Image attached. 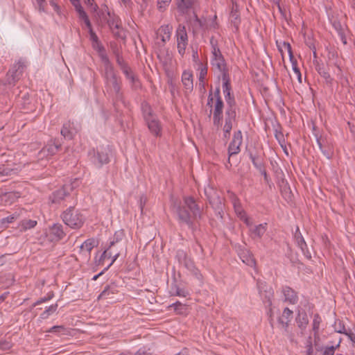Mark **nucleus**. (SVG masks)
I'll return each mask as SVG.
<instances>
[{
    "instance_id": "a19ab883",
    "label": "nucleus",
    "mask_w": 355,
    "mask_h": 355,
    "mask_svg": "<svg viewBox=\"0 0 355 355\" xmlns=\"http://www.w3.org/2000/svg\"><path fill=\"white\" fill-rule=\"evenodd\" d=\"M17 216L15 214H12L8 217L1 218L0 220V228L6 227L8 224L14 222Z\"/></svg>"
},
{
    "instance_id": "9b49d317",
    "label": "nucleus",
    "mask_w": 355,
    "mask_h": 355,
    "mask_svg": "<svg viewBox=\"0 0 355 355\" xmlns=\"http://www.w3.org/2000/svg\"><path fill=\"white\" fill-rule=\"evenodd\" d=\"M69 189L71 190L70 185H64L62 188L55 191L50 196L49 199L52 203H60L69 196Z\"/></svg>"
},
{
    "instance_id": "de8ad7c7",
    "label": "nucleus",
    "mask_w": 355,
    "mask_h": 355,
    "mask_svg": "<svg viewBox=\"0 0 355 355\" xmlns=\"http://www.w3.org/2000/svg\"><path fill=\"white\" fill-rule=\"evenodd\" d=\"M320 325V317L318 315H315L313 321V329L315 331V340L318 338V331Z\"/></svg>"
},
{
    "instance_id": "58836bf2",
    "label": "nucleus",
    "mask_w": 355,
    "mask_h": 355,
    "mask_svg": "<svg viewBox=\"0 0 355 355\" xmlns=\"http://www.w3.org/2000/svg\"><path fill=\"white\" fill-rule=\"evenodd\" d=\"M296 322L300 329H304L309 322L306 314H298V316L296 318Z\"/></svg>"
},
{
    "instance_id": "864d4df0",
    "label": "nucleus",
    "mask_w": 355,
    "mask_h": 355,
    "mask_svg": "<svg viewBox=\"0 0 355 355\" xmlns=\"http://www.w3.org/2000/svg\"><path fill=\"white\" fill-rule=\"evenodd\" d=\"M298 232H299V228H297V232L295 233V236L298 246L300 248H302L303 246H306V242H305L304 238L302 237V236L301 235V233Z\"/></svg>"
},
{
    "instance_id": "a18cd8bd",
    "label": "nucleus",
    "mask_w": 355,
    "mask_h": 355,
    "mask_svg": "<svg viewBox=\"0 0 355 355\" xmlns=\"http://www.w3.org/2000/svg\"><path fill=\"white\" fill-rule=\"evenodd\" d=\"M131 87L132 89L137 90L138 89H140L141 87V83L138 78V76L135 74L132 76L130 79H128Z\"/></svg>"
},
{
    "instance_id": "423d86ee",
    "label": "nucleus",
    "mask_w": 355,
    "mask_h": 355,
    "mask_svg": "<svg viewBox=\"0 0 355 355\" xmlns=\"http://www.w3.org/2000/svg\"><path fill=\"white\" fill-rule=\"evenodd\" d=\"M223 93L225 94V98L226 103L228 105L227 110H236V102L234 100V95L231 94V85L229 74H225L223 76Z\"/></svg>"
},
{
    "instance_id": "1a4fd4ad",
    "label": "nucleus",
    "mask_w": 355,
    "mask_h": 355,
    "mask_svg": "<svg viewBox=\"0 0 355 355\" xmlns=\"http://www.w3.org/2000/svg\"><path fill=\"white\" fill-rule=\"evenodd\" d=\"M119 242L118 239H116V241H111L110 243V245L108 246V248L107 249H105L104 250V252H103V254H101L99 260H98V264H101V263H103V262L104 261V260L107 258V259H110V257H112L113 255V259H112V262L109 264V266H107V268H108L110 266H112L113 264V263L116 260V259L119 257L120 255V252L119 250H115V251H112V248Z\"/></svg>"
},
{
    "instance_id": "f257e3e1",
    "label": "nucleus",
    "mask_w": 355,
    "mask_h": 355,
    "mask_svg": "<svg viewBox=\"0 0 355 355\" xmlns=\"http://www.w3.org/2000/svg\"><path fill=\"white\" fill-rule=\"evenodd\" d=\"M171 209L180 225H187L193 233L197 230V223L202 216V207L193 197L184 196L182 201H174Z\"/></svg>"
},
{
    "instance_id": "8fccbe9b",
    "label": "nucleus",
    "mask_w": 355,
    "mask_h": 355,
    "mask_svg": "<svg viewBox=\"0 0 355 355\" xmlns=\"http://www.w3.org/2000/svg\"><path fill=\"white\" fill-rule=\"evenodd\" d=\"M110 48L113 55L116 57L122 54V49L116 43H110Z\"/></svg>"
},
{
    "instance_id": "0e129e2a",
    "label": "nucleus",
    "mask_w": 355,
    "mask_h": 355,
    "mask_svg": "<svg viewBox=\"0 0 355 355\" xmlns=\"http://www.w3.org/2000/svg\"><path fill=\"white\" fill-rule=\"evenodd\" d=\"M89 29V37L92 42H95L98 41V37L93 31L92 26L90 27H87Z\"/></svg>"
},
{
    "instance_id": "c9c22d12",
    "label": "nucleus",
    "mask_w": 355,
    "mask_h": 355,
    "mask_svg": "<svg viewBox=\"0 0 355 355\" xmlns=\"http://www.w3.org/2000/svg\"><path fill=\"white\" fill-rule=\"evenodd\" d=\"M111 28V30L116 28H120L121 22L117 17H116L114 14L111 15V17H109V19L107 17L105 19Z\"/></svg>"
},
{
    "instance_id": "7c9ffc66",
    "label": "nucleus",
    "mask_w": 355,
    "mask_h": 355,
    "mask_svg": "<svg viewBox=\"0 0 355 355\" xmlns=\"http://www.w3.org/2000/svg\"><path fill=\"white\" fill-rule=\"evenodd\" d=\"M274 127V134L276 139L278 141L280 146L284 148L286 147V142L284 134L282 132V128L279 123L273 125Z\"/></svg>"
},
{
    "instance_id": "cd10ccee",
    "label": "nucleus",
    "mask_w": 355,
    "mask_h": 355,
    "mask_svg": "<svg viewBox=\"0 0 355 355\" xmlns=\"http://www.w3.org/2000/svg\"><path fill=\"white\" fill-rule=\"evenodd\" d=\"M24 67V63L19 61L8 71V73H10V76L15 78L18 81L22 75Z\"/></svg>"
},
{
    "instance_id": "69168bd1",
    "label": "nucleus",
    "mask_w": 355,
    "mask_h": 355,
    "mask_svg": "<svg viewBox=\"0 0 355 355\" xmlns=\"http://www.w3.org/2000/svg\"><path fill=\"white\" fill-rule=\"evenodd\" d=\"M92 47L98 53L103 51L105 49L104 46L102 45L100 40L95 42H92Z\"/></svg>"
},
{
    "instance_id": "3c124183",
    "label": "nucleus",
    "mask_w": 355,
    "mask_h": 355,
    "mask_svg": "<svg viewBox=\"0 0 355 355\" xmlns=\"http://www.w3.org/2000/svg\"><path fill=\"white\" fill-rule=\"evenodd\" d=\"M223 102L221 98H218L216 101L214 112L223 114Z\"/></svg>"
},
{
    "instance_id": "774afa93",
    "label": "nucleus",
    "mask_w": 355,
    "mask_h": 355,
    "mask_svg": "<svg viewBox=\"0 0 355 355\" xmlns=\"http://www.w3.org/2000/svg\"><path fill=\"white\" fill-rule=\"evenodd\" d=\"M335 349L334 346L326 347L322 355H334Z\"/></svg>"
},
{
    "instance_id": "0eeeda50",
    "label": "nucleus",
    "mask_w": 355,
    "mask_h": 355,
    "mask_svg": "<svg viewBox=\"0 0 355 355\" xmlns=\"http://www.w3.org/2000/svg\"><path fill=\"white\" fill-rule=\"evenodd\" d=\"M271 165L273 167L275 175L278 180V184L284 198H285L286 200H291V192L287 182H286L283 178L284 173L282 171L279 167H275L272 162H271Z\"/></svg>"
},
{
    "instance_id": "b1692460",
    "label": "nucleus",
    "mask_w": 355,
    "mask_h": 355,
    "mask_svg": "<svg viewBox=\"0 0 355 355\" xmlns=\"http://www.w3.org/2000/svg\"><path fill=\"white\" fill-rule=\"evenodd\" d=\"M96 241L94 239L86 240L80 247V254L86 257H90L92 250L96 246Z\"/></svg>"
},
{
    "instance_id": "72a5a7b5",
    "label": "nucleus",
    "mask_w": 355,
    "mask_h": 355,
    "mask_svg": "<svg viewBox=\"0 0 355 355\" xmlns=\"http://www.w3.org/2000/svg\"><path fill=\"white\" fill-rule=\"evenodd\" d=\"M209 191L210 192H214V193L216 194V193L212 189H209ZM205 194L207 195L209 202L211 205H216L218 208H220V207L222 205V200L217 195H216V197H213L210 196L209 193H208V191L206 189Z\"/></svg>"
},
{
    "instance_id": "c03bdc74",
    "label": "nucleus",
    "mask_w": 355,
    "mask_h": 355,
    "mask_svg": "<svg viewBox=\"0 0 355 355\" xmlns=\"http://www.w3.org/2000/svg\"><path fill=\"white\" fill-rule=\"evenodd\" d=\"M266 232V228L265 227L260 224L252 230V233L253 236H257L258 238H260L262 235L264 234Z\"/></svg>"
},
{
    "instance_id": "ea45409f",
    "label": "nucleus",
    "mask_w": 355,
    "mask_h": 355,
    "mask_svg": "<svg viewBox=\"0 0 355 355\" xmlns=\"http://www.w3.org/2000/svg\"><path fill=\"white\" fill-rule=\"evenodd\" d=\"M199 82L200 85L204 86V79L207 73V67L204 66L201 62H199Z\"/></svg>"
},
{
    "instance_id": "20e7f679",
    "label": "nucleus",
    "mask_w": 355,
    "mask_h": 355,
    "mask_svg": "<svg viewBox=\"0 0 355 355\" xmlns=\"http://www.w3.org/2000/svg\"><path fill=\"white\" fill-rule=\"evenodd\" d=\"M105 81L107 93L114 95L116 101H121L123 98V94L121 92V83L117 76L107 79Z\"/></svg>"
},
{
    "instance_id": "7ed1b4c3",
    "label": "nucleus",
    "mask_w": 355,
    "mask_h": 355,
    "mask_svg": "<svg viewBox=\"0 0 355 355\" xmlns=\"http://www.w3.org/2000/svg\"><path fill=\"white\" fill-rule=\"evenodd\" d=\"M108 146H98L96 149L91 150L88 155L91 162L98 168H101L103 164L110 162L108 155Z\"/></svg>"
},
{
    "instance_id": "4be33fe9",
    "label": "nucleus",
    "mask_w": 355,
    "mask_h": 355,
    "mask_svg": "<svg viewBox=\"0 0 355 355\" xmlns=\"http://www.w3.org/2000/svg\"><path fill=\"white\" fill-rule=\"evenodd\" d=\"M146 123L148 125V128L150 132L155 136H159L160 132L162 130V126L159 121L157 118V116H154L150 119L146 121Z\"/></svg>"
},
{
    "instance_id": "bf43d9fd",
    "label": "nucleus",
    "mask_w": 355,
    "mask_h": 355,
    "mask_svg": "<svg viewBox=\"0 0 355 355\" xmlns=\"http://www.w3.org/2000/svg\"><path fill=\"white\" fill-rule=\"evenodd\" d=\"M332 26L334 28V29L336 31L338 34H342V32L344 31L343 26L341 23L338 20H334L332 21Z\"/></svg>"
},
{
    "instance_id": "f03ea898",
    "label": "nucleus",
    "mask_w": 355,
    "mask_h": 355,
    "mask_svg": "<svg viewBox=\"0 0 355 355\" xmlns=\"http://www.w3.org/2000/svg\"><path fill=\"white\" fill-rule=\"evenodd\" d=\"M64 224L72 229H80L85 221V217L73 207L71 206L62 214Z\"/></svg>"
},
{
    "instance_id": "e2e57ef3",
    "label": "nucleus",
    "mask_w": 355,
    "mask_h": 355,
    "mask_svg": "<svg viewBox=\"0 0 355 355\" xmlns=\"http://www.w3.org/2000/svg\"><path fill=\"white\" fill-rule=\"evenodd\" d=\"M335 331L340 334H345L347 333L346 331L345 326L342 324L340 321H339L338 323H335Z\"/></svg>"
},
{
    "instance_id": "473e14b6",
    "label": "nucleus",
    "mask_w": 355,
    "mask_h": 355,
    "mask_svg": "<svg viewBox=\"0 0 355 355\" xmlns=\"http://www.w3.org/2000/svg\"><path fill=\"white\" fill-rule=\"evenodd\" d=\"M315 70L323 78L325 79L327 83H331V78L330 74L325 70L322 64H320L319 62H317L315 64Z\"/></svg>"
},
{
    "instance_id": "2eb2a0df",
    "label": "nucleus",
    "mask_w": 355,
    "mask_h": 355,
    "mask_svg": "<svg viewBox=\"0 0 355 355\" xmlns=\"http://www.w3.org/2000/svg\"><path fill=\"white\" fill-rule=\"evenodd\" d=\"M61 146V143L58 139H51L42 149L41 153L46 156H52L60 150Z\"/></svg>"
},
{
    "instance_id": "79ce46f5",
    "label": "nucleus",
    "mask_w": 355,
    "mask_h": 355,
    "mask_svg": "<svg viewBox=\"0 0 355 355\" xmlns=\"http://www.w3.org/2000/svg\"><path fill=\"white\" fill-rule=\"evenodd\" d=\"M58 309V304H54L48 307L42 314V319H46L50 315L56 311Z\"/></svg>"
},
{
    "instance_id": "dca6fc26",
    "label": "nucleus",
    "mask_w": 355,
    "mask_h": 355,
    "mask_svg": "<svg viewBox=\"0 0 355 355\" xmlns=\"http://www.w3.org/2000/svg\"><path fill=\"white\" fill-rule=\"evenodd\" d=\"M293 311L286 307L281 316L278 318V324L279 327L285 331H288L289 324L293 318Z\"/></svg>"
},
{
    "instance_id": "052dcab7",
    "label": "nucleus",
    "mask_w": 355,
    "mask_h": 355,
    "mask_svg": "<svg viewBox=\"0 0 355 355\" xmlns=\"http://www.w3.org/2000/svg\"><path fill=\"white\" fill-rule=\"evenodd\" d=\"M222 114H221V113L214 112L213 121H214V124L215 125H217V126L221 125Z\"/></svg>"
},
{
    "instance_id": "49530a36",
    "label": "nucleus",
    "mask_w": 355,
    "mask_h": 355,
    "mask_svg": "<svg viewBox=\"0 0 355 355\" xmlns=\"http://www.w3.org/2000/svg\"><path fill=\"white\" fill-rule=\"evenodd\" d=\"M37 225V221L31 219H24L21 222V225L24 230L33 228Z\"/></svg>"
},
{
    "instance_id": "aec40b11",
    "label": "nucleus",
    "mask_w": 355,
    "mask_h": 355,
    "mask_svg": "<svg viewBox=\"0 0 355 355\" xmlns=\"http://www.w3.org/2000/svg\"><path fill=\"white\" fill-rule=\"evenodd\" d=\"M240 15L239 12V5L236 1H232V10L230 12V21L234 28V32L239 31V26L240 24Z\"/></svg>"
},
{
    "instance_id": "bb28decb",
    "label": "nucleus",
    "mask_w": 355,
    "mask_h": 355,
    "mask_svg": "<svg viewBox=\"0 0 355 355\" xmlns=\"http://www.w3.org/2000/svg\"><path fill=\"white\" fill-rule=\"evenodd\" d=\"M251 159L254 166L259 169L261 173L263 175L264 180H266V171L265 168L264 158L261 156H252L251 154Z\"/></svg>"
},
{
    "instance_id": "13d9d810",
    "label": "nucleus",
    "mask_w": 355,
    "mask_h": 355,
    "mask_svg": "<svg viewBox=\"0 0 355 355\" xmlns=\"http://www.w3.org/2000/svg\"><path fill=\"white\" fill-rule=\"evenodd\" d=\"M306 355H312V354L313 352V345H312V338L311 336H309L306 340Z\"/></svg>"
},
{
    "instance_id": "6e6d98bb",
    "label": "nucleus",
    "mask_w": 355,
    "mask_h": 355,
    "mask_svg": "<svg viewBox=\"0 0 355 355\" xmlns=\"http://www.w3.org/2000/svg\"><path fill=\"white\" fill-rule=\"evenodd\" d=\"M171 307H173L175 311H176L178 313H180V314L182 313L183 310L185 309L184 306L180 302H176L173 303V304L171 305Z\"/></svg>"
},
{
    "instance_id": "a878e982",
    "label": "nucleus",
    "mask_w": 355,
    "mask_h": 355,
    "mask_svg": "<svg viewBox=\"0 0 355 355\" xmlns=\"http://www.w3.org/2000/svg\"><path fill=\"white\" fill-rule=\"evenodd\" d=\"M72 3L76 8V10L77 11V12L78 14V17H79L80 19L83 20L85 22L87 27H90L92 24L89 19V17H88L87 13L85 12L83 8L80 5V1H72Z\"/></svg>"
},
{
    "instance_id": "a211bd4d",
    "label": "nucleus",
    "mask_w": 355,
    "mask_h": 355,
    "mask_svg": "<svg viewBox=\"0 0 355 355\" xmlns=\"http://www.w3.org/2000/svg\"><path fill=\"white\" fill-rule=\"evenodd\" d=\"M316 142L322 154L327 158L331 159L333 155V148L328 141L320 137L317 138Z\"/></svg>"
},
{
    "instance_id": "393cba45",
    "label": "nucleus",
    "mask_w": 355,
    "mask_h": 355,
    "mask_svg": "<svg viewBox=\"0 0 355 355\" xmlns=\"http://www.w3.org/2000/svg\"><path fill=\"white\" fill-rule=\"evenodd\" d=\"M232 203L237 215L243 220L247 225H249L248 218L245 216L244 210L242 209L240 202L234 193H231Z\"/></svg>"
},
{
    "instance_id": "4d7b16f0",
    "label": "nucleus",
    "mask_w": 355,
    "mask_h": 355,
    "mask_svg": "<svg viewBox=\"0 0 355 355\" xmlns=\"http://www.w3.org/2000/svg\"><path fill=\"white\" fill-rule=\"evenodd\" d=\"M116 62L121 69H122L125 67L129 66L128 64L124 60L123 55H120L115 57Z\"/></svg>"
},
{
    "instance_id": "37998d69",
    "label": "nucleus",
    "mask_w": 355,
    "mask_h": 355,
    "mask_svg": "<svg viewBox=\"0 0 355 355\" xmlns=\"http://www.w3.org/2000/svg\"><path fill=\"white\" fill-rule=\"evenodd\" d=\"M97 14L103 20L107 19V17H111V15H112L109 10L108 7L105 4H103L102 6V8L99 10V12H97Z\"/></svg>"
},
{
    "instance_id": "338daca9",
    "label": "nucleus",
    "mask_w": 355,
    "mask_h": 355,
    "mask_svg": "<svg viewBox=\"0 0 355 355\" xmlns=\"http://www.w3.org/2000/svg\"><path fill=\"white\" fill-rule=\"evenodd\" d=\"M5 81H6V83H5L6 85H12V86H14L16 84V83L17 82L15 79V78H12V76H10V73H8L6 74Z\"/></svg>"
},
{
    "instance_id": "4c0bfd02",
    "label": "nucleus",
    "mask_w": 355,
    "mask_h": 355,
    "mask_svg": "<svg viewBox=\"0 0 355 355\" xmlns=\"http://www.w3.org/2000/svg\"><path fill=\"white\" fill-rule=\"evenodd\" d=\"M116 76L115 72L114 66L112 63L108 64L107 65H104V74L103 77L105 78V80L113 77Z\"/></svg>"
},
{
    "instance_id": "09e8293b",
    "label": "nucleus",
    "mask_w": 355,
    "mask_h": 355,
    "mask_svg": "<svg viewBox=\"0 0 355 355\" xmlns=\"http://www.w3.org/2000/svg\"><path fill=\"white\" fill-rule=\"evenodd\" d=\"M112 32L113 35H114V37L116 38H119V39H122V40L125 38V31L122 28L121 26H120V28H119V29H116V28L112 29Z\"/></svg>"
},
{
    "instance_id": "f8f14e48",
    "label": "nucleus",
    "mask_w": 355,
    "mask_h": 355,
    "mask_svg": "<svg viewBox=\"0 0 355 355\" xmlns=\"http://www.w3.org/2000/svg\"><path fill=\"white\" fill-rule=\"evenodd\" d=\"M178 262L183 265L187 269L197 275V269L194 265L193 261L187 257L184 251H178L176 255Z\"/></svg>"
},
{
    "instance_id": "2f4dec72",
    "label": "nucleus",
    "mask_w": 355,
    "mask_h": 355,
    "mask_svg": "<svg viewBox=\"0 0 355 355\" xmlns=\"http://www.w3.org/2000/svg\"><path fill=\"white\" fill-rule=\"evenodd\" d=\"M141 111H142V114H143V117L146 121H147L148 119H150L154 116H155V115L153 114V110L150 107V105L146 103V102H143L141 103Z\"/></svg>"
},
{
    "instance_id": "680f3d73",
    "label": "nucleus",
    "mask_w": 355,
    "mask_h": 355,
    "mask_svg": "<svg viewBox=\"0 0 355 355\" xmlns=\"http://www.w3.org/2000/svg\"><path fill=\"white\" fill-rule=\"evenodd\" d=\"M12 347L10 342L6 340H0V349L2 350H8Z\"/></svg>"
},
{
    "instance_id": "6e6552de",
    "label": "nucleus",
    "mask_w": 355,
    "mask_h": 355,
    "mask_svg": "<svg viewBox=\"0 0 355 355\" xmlns=\"http://www.w3.org/2000/svg\"><path fill=\"white\" fill-rule=\"evenodd\" d=\"M211 64L215 67L220 73L222 76L225 74H228L225 60L223 55H222L220 49H214V52H211Z\"/></svg>"
},
{
    "instance_id": "e433bc0d",
    "label": "nucleus",
    "mask_w": 355,
    "mask_h": 355,
    "mask_svg": "<svg viewBox=\"0 0 355 355\" xmlns=\"http://www.w3.org/2000/svg\"><path fill=\"white\" fill-rule=\"evenodd\" d=\"M158 34L162 37V41L165 43L170 39L171 29L168 26H161L158 30Z\"/></svg>"
},
{
    "instance_id": "5fc2aeb1",
    "label": "nucleus",
    "mask_w": 355,
    "mask_h": 355,
    "mask_svg": "<svg viewBox=\"0 0 355 355\" xmlns=\"http://www.w3.org/2000/svg\"><path fill=\"white\" fill-rule=\"evenodd\" d=\"M121 70L122 71V72L123 73V74L125 75V78L128 80L135 74V73L132 71L130 66L125 67Z\"/></svg>"
},
{
    "instance_id": "9d476101",
    "label": "nucleus",
    "mask_w": 355,
    "mask_h": 355,
    "mask_svg": "<svg viewBox=\"0 0 355 355\" xmlns=\"http://www.w3.org/2000/svg\"><path fill=\"white\" fill-rule=\"evenodd\" d=\"M242 144V135L240 130L235 132L232 141L228 147L229 159L228 162L230 163V157L236 155L240 151V146Z\"/></svg>"
},
{
    "instance_id": "4468645a",
    "label": "nucleus",
    "mask_w": 355,
    "mask_h": 355,
    "mask_svg": "<svg viewBox=\"0 0 355 355\" xmlns=\"http://www.w3.org/2000/svg\"><path fill=\"white\" fill-rule=\"evenodd\" d=\"M65 233L61 224L55 223L50 227L49 237L51 241L57 242L64 239Z\"/></svg>"
},
{
    "instance_id": "c756f323",
    "label": "nucleus",
    "mask_w": 355,
    "mask_h": 355,
    "mask_svg": "<svg viewBox=\"0 0 355 355\" xmlns=\"http://www.w3.org/2000/svg\"><path fill=\"white\" fill-rule=\"evenodd\" d=\"M238 254L243 263L250 266H255V260L248 250L240 249Z\"/></svg>"
},
{
    "instance_id": "603ef678",
    "label": "nucleus",
    "mask_w": 355,
    "mask_h": 355,
    "mask_svg": "<svg viewBox=\"0 0 355 355\" xmlns=\"http://www.w3.org/2000/svg\"><path fill=\"white\" fill-rule=\"evenodd\" d=\"M98 55L103 63L104 65H107L108 64H110L111 62L106 53L105 49H104L103 51L98 52Z\"/></svg>"
},
{
    "instance_id": "ddd939ff",
    "label": "nucleus",
    "mask_w": 355,
    "mask_h": 355,
    "mask_svg": "<svg viewBox=\"0 0 355 355\" xmlns=\"http://www.w3.org/2000/svg\"><path fill=\"white\" fill-rule=\"evenodd\" d=\"M225 123L223 127L224 137L227 138L230 136L232 128L233 122L236 119V110H227L225 112Z\"/></svg>"
},
{
    "instance_id": "39448f33",
    "label": "nucleus",
    "mask_w": 355,
    "mask_h": 355,
    "mask_svg": "<svg viewBox=\"0 0 355 355\" xmlns=\"http://www.w3.org/2000/svg\"><path fill=\"white\" fill-rule=\"evenodd\" d=\"M177 48L179 54L182 57L185 53V50L188 44V36L186 27L180 24L176 31Z\"/></svg>"
},
{
    "instance_id": "6ab92c4d",
    "label": "nucleus",
    "mask_w": 355,
    "mask_h": 355,
    "mask_svg": "<svg viewBox=\"0 0 355 355\" xmlns=\"http://www.w3.org/2000/svg\"><path fill=\"white\" fill-rule=\"evenodd\" d=\"M177 8L178 11L182 15H189L190 12H192L193 17L196 19V21L199 23L200 22L198 15L193 10V1H178L177 4Z\"/></svg>"
},
{
    "instance_id": "5701e85b",
    "label": "nucleus",
    "mask_w": 355,
    "mask_h": 355,
    "mask_svg": "<svg viewBox=\"0 0 355 355\" xmlns=\"http://www.w3.org/2000/svg\"><path fill=\"white\" fill-rule=\"evenodd\" d=\"M118 293L117 286L114 284L107 285L98 297V300L112 299L113 296Z\"/></svg>"
},
{
    "instance_id": "c85d7f7f",
    "label": "nucleus",
    "mask_w": 355,
    "mask_h": 355,
    "mask_svg": "<svg viewBox=\"0 0 355 355\" xmlns=\"http://www.w3.org/2000/svg\"><path fill=\"white\" fill-rule=\"evenodd\" d=\"M182 82L187 91L191 92L193 90V83L191 72L184 71L182 75Z\"/></svg>"
},
{
    "instance_id": "f704fd0d",
    "label": "nucleus",
    "mask_w": 355,
    "mask_h": 355,
    "mask_svg": "<svg viewBox=\"0 0 355 355\" xmlns=\"http://www.w3.org/2000/svg\"><path fill=\"white\" fill-rule=\"evenodd\" d=\"M283 46H284V47H285V49L286 50V51L288 54L290 61L292 64V68H293V69H294L295 67H297V60L294 58V55L293 54L291 46L289 43L286 42H283Z\"/></svg>"
},
{
    "instance_id": "f3484780",
    "label": "nucleus",
    "mask_w": 355,
    "mask_h": 355,
    "mask_svg": "<svg viewBox=\"0 0 355 355\" xmlns=\"http://www.w3.org/2000/svg\"><path fill=\"white\" fill-rule=\"evenodd\" d=\"M78 131V128L75 125L74 123L69 121L63 124L60 133L64 138L72 139Z\"/></svg>"
},
{
    "instance_id": "412c9836",
    "label": "nucleus",
    "mask_w": 355,
    "mask_h": 355,
    "mask_svg": "<svg viewBox=\"0 0 355 355\" xmlns=\"http://www.w3.org/2000/svg\"><path fill=\"white\" fill-rule=\"evenodd\" d=\"M284 301L291 304H295L298 301L297 293L291 287L285 286L282 287V291Z\"/></svg>"
}]
</instances>
